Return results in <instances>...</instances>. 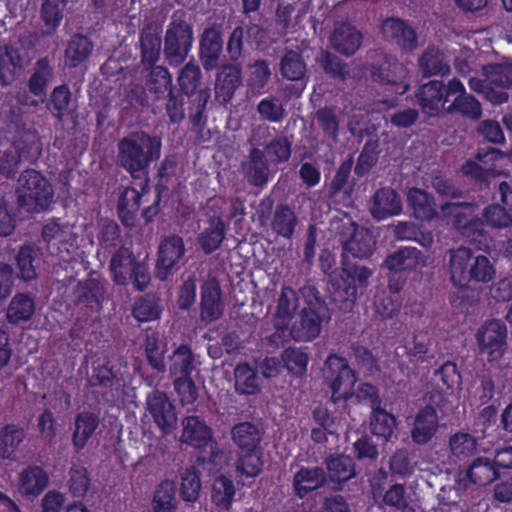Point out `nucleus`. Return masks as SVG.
I'll return each mask as SVG.
<instances>
[{"label":"nucleus","mask_w":512,"mask_h":512,"mask_svg":"<svg viewBox=\"0 0 512 512\" xmlns=\"http://www.w3.org/2000/svg\"><path fill=\"white\" fill-rule=\"evenodd\" d=\"M48 481V476L39 466H28L19 475L20 489L26 495H40L47 487Z\"/></svg>","instance_id":"obj_44"},{"label":"nucleus","mask_w":512,"mask_h":512,"mask_svg":"<svg viewBox=\"0 0 512 512\" xmlns=\"http://www.w3.org/2000/svg\"><path fill=\"white\" fill-rule=\"evenodd\" d=\"M466 476L475 485L487 486L500 477L493 459L486 456H478L470 463Z\"/></svg>","instance_id":"obj_38"},{"label":"nucleus","mask_w":512,"mask_h":512,"mask_svg":"<svg viewBox=\"0 0 512 512\" xmlns=\"http://www.w3.org/2000/svg\"><path fill=\"white\" fill-rule=\"evenodd\" d=\"M112 281L118 286L132 284L134 290L143 292L151 283L148 264L138 260L130 248L119 246L109 261Z\"/></svg>","instance_id":"obj_6"},{"label":"nucleus","mask_w":512,"mask_h":512,"mask_svg":"<svg viewBox=\"0 0 512 512\" xmlns=\"http://www.w3.org/2000/svg\"><path fill=\"white\" fill-rule=\"evenodd\" d=\"M223 313L221 289L216 281H206L200 291V318L205 323L218 320Z\"/></svg>","instance_id":"obj_29"},{"label":"nucleus","mask_w":512,"mask_h":512,"mask_svg":"<svg viewBox=\"0 0 512 512\" xmlns=\"http://www.w3.org/2000/svg\"><path fill=\"white\" fill-rule=\"evenodd\" d=\"M263 465L260 447L253 451H238L236 469L241 476L255 478L262 472Z\"/></svg>","instance_id":"obj_56"},{"label":"nucleus","mask_w":512,"mask_h":512,"mask_svg":"<svg viewBox=\"0 0 512 512\" xmlns=\"http://www.w3.org/2000/svg\"><path fill=\"white\" fill-rule=\"evenodd\" d=\"M202 73L200 67L188 62L180 70L178 76L179 90L187 98L189 118L194 128L205 123V110L210 99V90L202 87Z\"/></svg>","instance_id":"obj_8"},{"label":"nucleus","mask_w":512,"mask_h":512,"mask_svg":"<svg viewBox=\"0 0 512 512\" xmlns=\"http://www.w3.org/2000/svg\"><path fill=\"white\" fill-rule=\"evenodd\" d=\"M352 167V157H349L348 159L344 160L339 165L328 186V196L330 198H336L337 196L340 195L341 192H344V194L350 196L353 186V184L349 185Z\"/></svg>","instance_id":"obj_57"},{"label":"nucleus","mask_w":512,"mask_h":512,"mask_svg":"<svg viewBox=\"0 0 512 512\" xmlns=\"http://www.w3.org/2000/svg\"><path fill=\"white\" fill-rule=\"evenodd\" d=\"M27 436V430L14 423L5 424L0 429V458L2 460H16V453L20 450Z\"/></svg>","instance_id":"obj_35"},{"label":"nucleus","mask_w":512,"mask_h":512,"mask_svg":"<svg viewBox=\"0 0 512 512\" xmlns=\"http://www.w3.org/2000/svg\"><path fill=\"white\" fill-rule=\"evenodd\" d=\"M71 101L72 93L69 86L61 84L54 87L50 93L46 107L58 122H63L65 117L69 115Z\"/></svg>","instance_id":"obj_47"},{"label":"nucleus","mask_w":512,"mask_h":512,"mask_svg":"<svg viewBox=\"0 0 512 512\" xmlns=\"http://www.w3.org/2000/svg\"><path fill=\"white\" fill-rule=\"evenodd\" d=\"M67 482L69 493L74 498H84L91 486L90 474L85 467H71Z\"/></svg>","instance_id":"obj_64"},{"label":"nucleus","mask_w":512,"mask_h":512,"mask_svg":"<svg viewBox=\"0 0 512 512\" xmlns=\"http://www.w3.org/2000/svg\"><path fill=\"white\" fill-rule=\"evenodd\" d=\"M17 204L27 212L51 209L54 190L50 182L35 169H26L18 178Z\"/></svg>","instance_id":"obj_7"},{"label":"nucleus","mask_w":512,"mask_h":512,"mask_svg":"<svg viewBox=\"0 0 512 512\" xmlns=\"http://www.w3.org/2000/svg\"><path fill=\"white\" fill-rule=\"evenodd\" d=\"M299 295L300 293L290 286L281 288L274 314L275 327L278 330L284 332L287 329L299 308Z\"/></svg>","instance_id":"obj_32"},{"label":"nucleus","mask_w":512,"mask_h":512,"mask_svg":"<svg viewBox=\"0 0 512 512\" xmlns=\"http://www.w3.org/2000/svg\"><path fill=\"white\" fill-rule=\"evenodd\" d=\"M419 66L424 76L441 75L450 73V66L444 62L443 53L428 48L419 59Z\"/></svg>","instance_id":"obj_59"},{"label":"nucleus","mask_w":512,"mask_h":512,"mask_svg":"<svg viewBox=\"0 0 512 512\" xmlns=\"http://www.w3.org/2000/svg\"><path fill=\"white\" fill-rule=\"evenodd\" d=\"M362 40V33L356 27L346 22L337 24L330 37L332 48L346 57H350L358 51Z\"/></svg>","instance_id":"obj_25"},{"label":"nucleus","mask_w":512,"mask_h":512,"mask_svg":"<svg viewBox=\"0 0 512 512\" xmlns=\"http://www.w3.org/2000/svg\"><path fill=\"white\" fill-rule=\"evenodd\" d=\"M182 443L201 451L209 449L207 455H200L198 461L201 464L218 466L222 462L223 453L220 451L217 442L214 440V433L206 421L196 415L186 416L182 420Z\"/></svg>","instance_id":"obj_9"},{"label":"nucleus","mask_w":512,"mask_h":512,"mask_svg":"<svg viewBox=\"0 0 512 512\" xmlns=\"http://www.w3.org/2000/svg\"><path fill=\"white\" fill-rule=\"evenodd\" d=\"M224 237L225 222L220 216L213 215L206 220L196 239L203 253L210 255L221 246Z\"/></svg>","instance_id":"obj_33"},{"label":"nucleus","mask_w":512,"mask_h":512,"mask_svg":"<svg viewBox=\"0 0 512 512\" xmlns=\"http://www.w3.org/2000/svg\"><path fill=\"white\" fill-rule=\"evenodd\" d=\"M22 49L16 45L0 46V85L10 86L23 69Z\"/></svg>","instance_id":"obj_28"},{"label":"nucleus","mask_w":512,"mask_h":512,"mask_svg":"<svg viewBox=\"0 0 512 512\" xmlns=\"http://www.w3.org/2000/svg\"><path fill=\"white\" fill-rule=\"evenodd\" d=\"M38 249L31 245H23L19 248L16 255V266L18 277L24 282H30L38 277L36 261L38 259Z\"/></svg>","instance_id":"obj_50"},{"label":"nucleus","mask_w":512,"mask_h":512,"mask_svg":"<svg viewBox=\"0 0 512 512\" xmlns=\"http://www.w3.org/2000/svg\"><path fill=\"white\" fill-rule=\"evenodd\" d=\"M54 76V68L48 57H41L35 62L27 80L30 94L40 99L47 96L48 86Z\"/></svg>","instance_id":"obj_34"},{"label":"nucleus","mask_w":512,"mask_h":512,"mask_svg":"<svg viewBox=\"0 0 512 512\" xmlns=\"http://www.w3.org/2000/svg\"><path fill=\"white\" fill-rule=\"evenodd\" d=\"M323 379L331 389V401H347L354 394L357 375L345 357L330 354L324 362Z\"/></svg>","instance_id":"obj_10"},{"label":"nucleus","mask_w":512,"mask_h":512,"mask_svg":"<svg viewBox=\"0 0 512 512\" xmlns=\"http://www.w3.org/2000/svg\"><path fill=\"white\" fill-rule=\"evenodd\" d=\"M145 355L149 366L158 374L166 372L165 352L166 344L163 343L157 333L147 334L145 338Z\"/></svg>","instance_id":"obj_51"},{"label":"nucleus","mask_w":512,"mask_h":512,"mask_svg":"<svg viewBox=\"0 0 512 512\" xmlns=\"http://www.w3.org/2000/svg\"><path fill=\"white\" fill-rule=\"evenodd\" d=\"M326 482V471L322 467L301 466L293 476V493L297 498L304 499L313 491L322 488Z\"/></svg>","instance_id":"obj_23"},{"label":"nucleus","mask_w":512,"mask_h":512,"mask_svg":"<svg viewBox=\"0 0 512 512\" xmlns=\"http://www.w3.org/2000/svg\"><path fill=\"white\" fill-rule=\"evenodd\" d=\"M76 303L91 310H99L104 299V289L101 283L94 278L79 282L76 288Z\"/></svg>","instance_id":"obj_42"},{"label":"nucleus","mask_w":512,"mask_h":512,"mask_svg":"<svg viewBox=\"0 0 512 512\" xmlns=\"http://www.w3.org/2000/svg\"><path fill=\"white\" fill-rule=\"evenodd\" d=\"M274 200L271 196H265L259 203L260 217L271 218V230L276 236L286 240H291L296 227L298 218L294 210L288 204H278L273 210Z\"/></svg>","instance_id":"obj_15"},{"label":"nucleus","mask_w":512,"mask_h":512,"mask_svg":"<svg viewBox=\"0 0 512 512\" xmlns=\"http://www.w3.org/2000/svg\"><path fill=\"white\" fill-rule=\"evenodd\" d=\"M100 424L97 414L89 411H82L76 414L72 432V446L76 454H80L87 446Z\"/></svg>","instance_id":"obj_30"},{"label":"nucleus","mask_w":512,"mask_h":512,"mask_svg":"<svg viewBox=\"0 0 512 512\" xmlns=\"http://www.w3.org/2000/svg\"><path fill=\"white\" fill-rule=\"evenodd\" d=\"M247 182L257 188H264L270 179V168L265 152L252 148L241 164Z\"/></svg>","instance_id":"obj_22"},{"label":"nucleus","mask_w":512,"mask_h":512,"mask_svg":"<svg viewBox=\"0 0 512 512\" xmlns=\"http://www.w3.org/2000/svg\"><path fill=\"white\" fill-rule=\"evenodd\" d=\"M93 49V43L88 37L76 34L68 42L65 50L66 62L70 67H78L90 56Z\"/></svg>","instance_id":"obj_54"},{"label":"nucleus","mask_w":512,"mask_h":512,"mask_svg":"<svg viewBox=\"0 0 512 512\" xmlns=\"http://www.w3.org/2000/svg\"><path fill=\"white\" fill-rule=\"evenodd\" d=\"M307 65L302 53L295 50H286L280 59L279 72L289 81L302 80L306 74Z\"/></svg>","instance_id":"obj_45"},{"label":"nucleus","mask_w":512,"mask_h":512,"mask_svg":"<svg viewBox=\"0 0 512 512\" xmlns=\"http://www.w3.org/2000/svg\"><path fill=\"white\" fill-rule=\"evenodd\" d=\"M448 269L450 280L457 288L449 296L452 307H462L469 295V285L487 284L494 280L496 269L494 264L485 255H475L472 249L459 246L448 250Z\"/></svg>","instance_id":"obj_2"},{"label":"nucleus","mask_w":512,"mask_h":512,"mask_svg":"<svg viewBox=\"0 0 512 512\" xmlns=\"http://www.w3.org/2000/svg\"><path fill=\"white\" fill-rule=\"evenodd\" d=\"M479 351L487 355L488 362L499 360L504 354L507 340L506 324L499 319H492L483 324L475 334Z\"/></svg>","instance_id":"obj_13"},{"label":"nucleus","mask_w":512,"mask_h":512,"mask_svg":"<svg viewBox=\"0 0 512 512\" xmlns=\"http://www.w3.org/2000/svg\"><path fill=\"white\" fill-rule=\"evenodd\" d=\"M468 84L472 91L482 94L494 105H501L508 101V93L501 89L497 90L486 76L484 79L470 78Z\"/></svg>","instance_id":"obj_62"},{"label":"nucleus","mask_w":512,"mask_h":512,"mask_svg":"<svg viewBox=\"0 0 512 512\" xmlns=\"http://www.w3.org/2000/svg\"><path fill=\"white\" fill-rule=\"evenodd\" d=\"M185 245L183 238L179 235L164 237L157 250L154 274L160 281H165L172 275L174 270L179 269L180 261L185 256Z\"/></svg>","instance_id":"obj_14"},{"label":"nucleus","mask_w":512,"mask_h":512,"mask_svg":"<svg viewBox=\"0 0 512 512\" xmlns=\"http://www.w3.org/2000/svg\"><path fill=\"white\" fill-rule=\"evenodd\" d=\"M401 211V198L393 188L383 187L374 193L370 205V213L374 219L385 220L400 214Z\"/></svg>","instance_id":"obj_26"},{"label":"nucleus","mask_w":512,"mask_h":512,"mask_svg":"<svg viewBox=\"0 0 512 512\" xmlns=\"http://www.w3.org/2000/svg\"><path fill=\"white\" fill-rule=\"evenodd\" d=\"M375 245L376 241L367 228L354 225L353 234L343 244L341 272L330 276L328 287L330 303L339 311L347 313L353 309L358 294L366 291L373 274L369 267L350 262L348 255L367 259L372 256Z\"/></svg>","instance_id":"obj_1"},{"label":"nucleus","mask_w":512,"mask_h":512,"mask_svg":"<svg viewBox=\"0 0 512 512\" xmlns=\"http://www.w3.org/2000/svg\"><path fill=\"white\" fill-rule=\"evenodd\" d=\"M35 313L34 299L25 293H17L11 299L6 318L10 324L16 325L20 322L29 321Z\"/></svg>","instance_id":"obj_43"},{"label":"nucleus","mask_w":512,"mask_h":512,"mask_svg":"<svg viewBox=\"0 0 512 512\" xmlns=\"http://www.w3.org/2000/svg\"><path fill=\"white\" fill-rule=\"evenodd\" d=\"M483 76L488 77L497 90L512 87V63H494L483 66Z\"/></svg>","instance_id":"obj_60"},{"label":"nucleus","mask_w":512,"mask_h":512,"mask_svg":"<svg viewBox=\"0 0 512 512\" xmlns=\"http://www.w3.org/2000/svg\"><path fill=\"white\" fill-rule=\"evenodd\" d=\"M162 36L157 27L151 24L145 25L139 34L140 63L144 69H149L157 64L163 52Z\"/></svg>","instance_id":"obj_21"},{"label":"nucleus","mask_w":512,"mask_h":512,"mask_svg":"<svg viewBox=\"0 0 512 512\" xmlns=\"http://www.w3.org/2000/svg\"><path fill=\"white\" fill-rule=\"evenodd\" d=\"M162 142L144 131L134 132L118 142L117 164L133 179L148 177L151 163L159 160Z\"/></svg>","instance_id":"obj_3"},{"label":"nucleus","mask_w":512,"mask_h":512,"mask_svg":"<svg viewBox=\"0 0 512 512\" xmlns=\"http://www.w3.org/2000/svg\"><path fill=\"white\" fill-rule=\"evenodd\" d=\"M448 94L453 97L451 103L445 108L450 114H460L463 117L477 120L482 115L480 102L472 95L466 93L463 83L452 78L448 82Z\"/></svg>","instance_id":"obj_18"},{"label":"nucleus","mask_w":512,"mask_h":512,"mask_svg":"<svg viewBox=\"0 0 512 512\" xmlns=\"http://www.w3.org/2000/svg\"><path fill=\"white\" fill-rule=\"evenodd\" d=\"M474 202L447 201L440 205V211L447 223L478 249L488 247L489 235L483 228V221L476 215Z\"/></svg>","instance_id":"obj_5"},{"label":"nucleus","mask_w":512,"mask_h":512,"mask_svg":"<svg viewBox=\"0 0 512 512\" xmlns=\"http://www.w3.org/2000/svg\"><path fill=\"white\" fill-rule=\"evenodd\" d=\"M397 426L396 417L387 412L381 405L372 409L369 428L373 435L389 441Z\"/></svg>","instance_id":"obj_48"},{"label":"nucleus","mask_w":512,"mask_h":512,"mask_svg":"<svg viewBox=\"0 0 512 512\" xmlns=\"http://www.w3.org/2000/svg\"><path fill=\"white\" fill-rule=\"evenodd\" d=\"M232 441L238 451H253L260 447L262 439L260 430L251 422H240L231 429Z\"/></svg>","instance_id":"obj_40"},{"label":"nucleus","mask_w":512,"mask_h":512,"mask_svg":"<svg viewBox=\"0 0 512 512\" xmlns=\"http://www.w3.org/2000/svg\"><path fill=\"white\" fill-rule=\"evenodd\" d=\"M67 0H43L40 17L48 34L54 33L63 19V11Z\"/></svg>","instance_id":"obj_55"},{"label":"nucleus","mask_w":512,"mask_h":512,"mask_svg":"<svg viewBox=\"0 0 512 512\" xmlns=\"http://www.w3.org/2000/svg\"><path fill=\"white\" fill-rule=\"evenodd\" d=\"M146 409L162 435H169L176 429V407L165 392L158 389L149 392L146 396Z\"/></svg>","instance_id":"obj_16"},{"label":"nucleus","mask_w":512,"mask_h":512,"mask_svg":"<svg viewBox=\"0 0 512 512\" xmlns=\"http://www.w3.org/2000/svg\"><path fill=\"white\" fill-rule=\"evenodd\" d=\"M407 202L413 215L420 221H431L438 213L433 195L419 188H411L407 195Z\"/></svg>","instance_id":"obj_36"},{"label":"nucleus","mask_w":512,"mask_h":512,"mask_svg":"<svg viewBox=\"0 0 512 512\" xmlns=\"http://www.w3.org/2000/svg\"><path fill=\"white\" fill-rule=\"evenodd\" d=\"M481 220L483 228L489 226L494 229L512 227V213L499 204L486 206L482 211Z\"/></svg>","instance_id":"obj_61"},{"label":"nucleus","mask_w":512,"mask_h":512,"mask_svg":"<svg viewBox=\"0 0 512 512\" xmlns=\"http://www.w3.org/2000/svg\"><path fill=\"white\" fill-rule=\"evenodd\" d=\"M146 70L149 71L146 78V87L155 98L162 99L170 90L174 89L172 76L166 67L155 65Z\"/></svg>","instance_id":"obj_46"},{"label":"nucleus","mask_w":512,"mask_h":512,"mask_svg":"<svg viewBox=\"0 0 512 512\" xmlns=\"http://www.w3.org/2000/svg\"><path fill=\"white\" fill-rule=\"evenodd\" d=\"M196 369L195 354L190 345L181 343L169 357V373L174 378L189 377Z\"/></svg>","instance_id":"obj_37"},{"label":"nucleus","mask_w":512,"mask_h":512,"mask_svg":"<svg viewBox=\"0 0 512 512\" xmlns=\"http://www.w3.org/2000/svg\"><path fill=\"white\" fill-rule=\"evenodd\" d=\"M303 307L290 328L291 337L298 342H311L319 337L323 323L330 319L329 308L319 290L313 285L299 289Z\"/></svg>","instance_id":"obj_4"},{"label":"nucleus","mask_w":512,"mask_h":512,"mask_svg":"<svg viewBox=\"0 0 512 512\" xmlns=\"http://www.w3.org/2000/svg\"><path fill=\"white\" fill-rule=\"evenodd\" d=\"M162 307L151 293L139 297L132 307V315L138 322H151L160 318Z\"/></svg>","instance_id":"obj_53"},{"label":"nucleus","mask_w":512,"mask_h":512,"mask_svg":"<svg viewBox=\"0 0 512 512\" xmlns=\"http://www.w3.org/2000/svg\"><path fill=\"white\" fill-rule=\"evenodd\" d=\"M140 180V190L129 186L123 190L119 197L118 214L123 222L128 216L132 218L138 212L141 198L149 190V177H143Z\"/></svg>","instance_id":"obj_39"},{"label":"nucleus","mask_w":512,"mask_h":512,"mask_svg":"<svg viewBox=\"0 0 512 512\" xmlns=\"http://www.w3.org/2000/svg\"><path fill=\"white\" fill-rule=\"evenodd\" d=\"M416 103L420 106L421 111L428 117H436L440 111L447 106L450 101L448 94V83L443 81L430 80L422 84L415 93Z\"/></svg>","instance_id":"obj_17"},{"label":"nucleus","mask_w":512,"mask_h":512,"mask_svg":"<svg viewBox=\"0 0 512 512\" xmlns=\"http://www.w3.org/2000/svg\"><path fill=\"white\" fill-rule=\"evenodd\" d=\"M234 378L235 391L239 395H256L261 390L257 370L246 362H241L236 365Z\"/></svg>","instance_id":"obj_41"},{"label":"nucleus","mask_w":512,"mask_h":512,"mask_svg":"<svg viewBox=\"0 0 512 512\" xmlns=\"http://www.w3.org/2000/svg\"><path fill=\"white\" fill-rule=\"evenodd\" d=\"M163 41V54L166 62L177 67L183 64L194 42V31L184 19H173L167 26Z\"/></svg>","instance_id":"obj_12"},{"label":"nucleus","mask_w":512,"mask_h":512,"mask_svg":"<svg viewBox=\"0 0 512 512\" xmlns=\"http://www.w3.org/2000/svg\"><path fill=\"white\" fill-rule=\"evenodd\" d=\"M223 51V37L216 25L205 27L199 40V59L206 72L214 70Z\"/></svg>","instance_id":"obj_19"},{"label":"nucleus","mask_w":512,"mask_h":512,"mask_svg":"<svg viewBox=\"0 0 512 512\" xmlns=\"http://www.w3.org/2000/svg\"><path fill=\"white\" fill-rule=\"evenodd\" d=\"M154 512H177L176 484L166 479L154 492L152 501Z\"/></svg>","instance_id":"obj_52"},{"label":"nucleus","mask_w":512,"mask_h":512,"mask_svg":"<svg viewBox=\"0 0 512 512\" xmlns=\"http://www.w3.org/2000/svg\"><path fill=\"white\" fill-rule=\"evenodd\" d=\"M384 38L403 49H413L417 45V35L404 20L389 18L382 24Z\"/></svg>","instance_id":"obj_31"},{"label":"nucleus","mask_w":512,"mask_h":512,"mask_svg":"<svg viewBox=\"0 0 512 512\" xmlns=\"http://www.w3.org/2000/svg\"><path fill=\"white\" fill-rule=\"evenodd\" d=\"M236 488L234 482L225 475L216 477L212 484L211 501L212 503L222 510H230Z\"/></svg>","instance_id":"obj_49"},{"label":"nucleus","mask_w":512,"mask_h":512,"mask_svg":"<svg viewBox=\"0 0 512 512\" xmlns=\"http://www.w3.org/2000/svg\"><path fill=\"white\" fill-rule=\"evenodd\" d=\"M423 265V253L416 247L404 246L388 254L384 259L383 266L389 271V290L400 292L409 276Z\"/></svg>","instance_id":"obj_11"},{"label":"nucleus","mask_w":512,"mask_h":512,"mask_svg":"<svg viewBox=\"0 0 512 512\" xmlns=\"http://www.w3.org/2000/svg\"><path fill=\"white\" fill-rule=\"evenodd\" d=\"M439 428V417L436 408L427 404L418 409L410 430L412 441L417 445L429 443Z\"/></svg>","instance_id":"obj_20"},{"label":"nucleus","mask_w":512,"mask_h":512,"mask_svg":"<svg viewBox=\"0 0 512 512\" xmlns=\"http://www.w3.org/2000/svg\"><path fill=\"white\" fill-rule=\"evenodd\" d=\"M325 464L327 480L332 483L334 491L342 490L344 483L357 475L354 459L348 455L330 456Z\"/></svg>","instance_id":"obj_27"},{"label":"nucleus","mask_w":512,"mask_h":512,"mask_svg":"<svg viewBox=\"0 0 512 512\" xmlns=\"http://www.w3.org/2000/svg\"><path fill=\"white\" fill-rule=\"evenodd\" d=\"M477 446L476 438L469 433L458 432L449 438L451 453L459 460L472 456L477 451Z\"/></svg>","instance_id":"obj_63"},{"label":"nucleus","mask_w":512,"mask_h":512,"mask_svg":"<svg viewBox=\"0 0 512 512\" xmlns=\"http://www.w3.org/2000/svg\"><path fill=\"white\" fill-rule=\"evenodd\" d=\"M281 360L290 374L302 376L307 371L309 356L303 348L289 346L281 353Z\"/></svg>","instance_id":"obj_58"},{"label":"nucleus","mask_w":512,"mask_h":512,"mask_svg":"<svg viewBox=\"0 0 512 512\" xmlns=\"http://www.w3.org/2000/svg\"><path fill=\"white\" fill-rule=\"evenodd\" d=\"M242 83L240 64H224L217 71L215 79V95L218 101L229 102Z\"/></svg>","instance_id":"obj_24"}]
</instances>
